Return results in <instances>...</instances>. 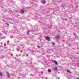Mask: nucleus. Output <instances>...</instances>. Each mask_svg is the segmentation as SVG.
<instances>
[{"label": "nucleus", "instance_id": "9b49d317", "mask_svg": "<svg viewBox=\"0 0 79 79\" xmlns=\"http://www.w3.org/2000/svg\"><path fill=\"white\" fill-rule=\"evenodd\" d=\"M52 45H55V44L54 43H52Z\"/></svg>", "mask_w": 79, "mask_h": 79}, {"label": "nucleus", "instance_id": "f257e3e1", "mask_svg": "<svg viewBox=\"0 0 79 79\" xmlns=\"http://www.w3.org/2000/svg\"><path fill=\"white\" fill-rule=\"evenodd\" d=\"M60 38V35H57L56 36V39H59Z\"/></svg>", "mask_w": 79, "mask_h": 79}, {"label": "nucleus", "instance_id": "20e7f679", "mask_svg": "<svg viewBox=\"0 0 79 79\" xmlns=\"http://www.w3.org/2000/svg\"><path fill=\"white\" fill-rule=\"evenodd\" d=\"M20 12L21 13H24V10L22 9L20 10Z\"/></svg>", "mask_w": 79, "mask_h": 79}, {"label": "nucleus", "instance_id": "f8f14e48", "mask_svg": "<svg viewBox=\"0 0 79 79\" xmlns=\"http://www.w3.org/2000/svg\"><path fill=\"white\" fill-rule=\"evenodd\" d=\"M2 35L1 34V33H0V37H2Z\"/></svg>", "mask_w": 79, "mask_h": 79}, {"label": "nucleus", "instance_id": "6ab92c4d", "mask_svg": "<svg viewBox=\"0 0 79 79\" xmlns=\"http://www.w3.org/2000/svg\"><path fill=\"white\" fill-rule=\"evenodd\" d=\"M78 76H79V74H78Z\"/></svg>", "mask_w": 79, "mask_h": 79}, {"label": "nucleus", "instance_id": "dca6fc26", "mask_svg": "<svg viewBox=\"0 0 79 79\" xmlns=\"http://www.w3.org/2000/svg\"><path fill=\"white\" fill-rule=\"evenodd\" d=\"M6 25L7 26H9V25L7 23H6Z\"/></svg>", "mask_w": 79, "mask_h": 79}, {"label": "nucleus", "instance_id": "0eeeda50", "mask_svg": "<svg viewBox=\"0 0 79 79\" xmlns=\"http://www.w3.org/2000/svg\"><path fill=\"white\" fill-rule=\"evenodd\" d=\"M0 76L1 77H2L3 76V74H2V73L1 72H0Z\"/></svg>", "mask_w": 79, "mask_h": 79}, {"label": "nucleus", "instance_id": "423d86ee", "mask_svg": "<svg viewBox=\"0 0 79 79\" xmlns=\"http://www.w3.org/2000/svg\"><path fill=\"white\" fill-rule=\"evenodd\" d=\"M46 39L48 40H50V38L48 37H46Z\"/></svg>", "mask_w": 79, "mask_h": 79}, {"label": "nucleus", "instance_id": "1a4fd4ad", "mask_svg": "<svg viewBox=\"0 0 79 79\" xmlns=\"http://www.w3.org/2000/svg\"><path fill=\"white\" fill-rule=\"evenodd\" d=\"M51 71H52V70H51V69H48V72H49V73H50Z\"/></svg>", "mask_w": 79, "mask_h": 79}, {"label": "nucleus", "instance_id": "4468645a", "mask_svg": "<svg viewBox=\"0 0 79 79\" xmlns=\"http://www.w3.org/2000/svg\"><path fill=\"white\" fill-rule=\"evenodd\" d=\"M37 47H38V48H40V46H37Z\"/></svg>", "mask_w": 79, "mask_h": 79}, {"label": "nucleus", "instance_id": "a211bd4d", "mask_svg": "<svg viewBox=\"0 0 79 79\" xmlns=\"http://www.w3.org/2000/svg\"><path fill=\"white\" fill-rule=\"evenodd\" d=\"M0 47H2V46H0Z\"/></svg>", "mask_w": 79, "mask_h": 79}, {"label": "nucleus", "instance_id": "f03ea898", "mask_svg": "<svg viewBox=\"0 0 79 79\" xmlns=\"http://www.w3.org/2000/svg\"><path fill=\"white\" fill-rule=\"evenodd\" d=\"M53 61L56 65H58V62H57L56 61L54 60Z\"/></svg>", "mask_w": 79, "mask_h": 79}, {"label": "nucleus", "instance_id": "6e6552de", "mask_svg": "<svg viewBox=\"0 0 79 79\" xmlns=\"http://www.w3.org/2000/svg\"><path fill=\"white\" fill-rule=\"evenodd\" d=\"M67 71L68 73H71V71H69V70L68 69L67 70Z\"/></svg>", "mask_w": 79, "mask_h": 79}, {"label": "nucleus", "instance_id": "ddd939ff", "mask_svg": "<svg viewBox=\"0 0 79 79\" xmlns=\"http://www.w3.org/2000/svg\"><path fill=\"white\" fill-rule=\"evenodd\" d=\"M29 31H27V34H29Z\"/></svg>", "mask_w": 79, "mask_h": 79}, {"label": "nucleus", "instance_id": "f3484780", "mask_svg": "<svg viewBox=\"0 0 79 79\" xmlns=\"http://www.w3.org/2000/svg\"><path fill=\"white\" fill-rule=\"evenodd\" d=\"M76 24H77V23H76Z\"/></svg>", "mask_w": 79, "mask_h": 79}, {"label": "nucleus", "instance_id": "412c9836", "mask_svg": "<svg viewBox=\"0 0 79 79\" xmlns=\"http://www.w3.org/2000/svg\"><path fill=\"white\" fill-rule=\"evenodd\" d=\"M24 76H25V75H24Z\"/></svg>", "mask_w": 79, "mask_h": 79}, {"label": "nucleus", "instance_id": "aec40b11", "mask_svg": "<svg viewBox=\"0 0 79 79\" xmlns=\"http://www.w3.org/2000/svg\"><path fill=\"white\" fill-rule=\"evenodd\" d=\"M77 79H79V78H77Z\"/></svg>", "mask_w": 79, "mask_h": 79}, {"label": "nucleus", "instance_id": "7ed1b4c3", "mask_svg": "<svg viewBox=\"0 0 79 79\" xmlns=\"http://www.w3.org/2000/svg\"><path fill=\"white\" fill-rule=\"evenodd\" d=\"M41 2L43 3H45L46 1H45V0H41Z\"/></svg>", "mask_w": 79, "mask_h": 79}, {"label": "nucleus", "instance_id": "39448f33", "mask_svg": "<svg viewBox=\"0 0 79 79\" xmlns=\"http://www.w3.org/2000/svg\"><path fill=\"white\" fill-rule=\"evenodd\" d=\"M57 70H58V69L56 67H54V71H57Z\"/></svg>", "mask_w": 79, "mask_h": 79}, {"label": "nucleus", "instance_id": "9d476101", "mask_svg": "<svg viewBox=\"0 0 79 79\" xmlns=\"http://www.w3.org/2000/svg\"><path fill=\"white\" fill-rule=\"evenodd\" d=\"M7 75H8V77H10V74L9 73H8Z\"/></svg>", "mask_w": 79, "mask_h": 79}, {"label": "nucleus", "instance_id": "2eb2a0df", "mask_svg": "<svg viewBox=\"0 0 79 79\" xmlns=\"http://www.w3.org/2000/svg\"><path fill=\"white\" fill-rule=\"evenodd\" d=\"M22 76L23 77H24V74H22Z\"/></svg>", "mask_w": 79, "mask_h": 79}]
</instances>
